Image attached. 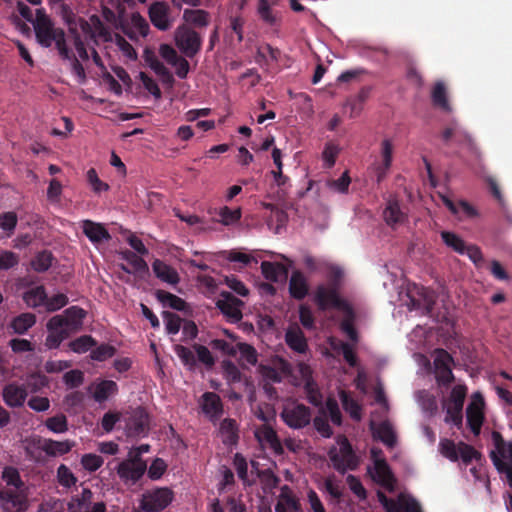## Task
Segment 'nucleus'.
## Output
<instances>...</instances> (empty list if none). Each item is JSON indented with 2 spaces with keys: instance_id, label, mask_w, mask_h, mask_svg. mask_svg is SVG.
I'll return each mask as SVG.
<instances>
[{
  "instance_id": "f257e3e1",
  "label": "nucleus",
  "mask_w": 512,
  "mask_h": 512,
  "mask_svg": "<svg viewBox=\"0 0 512 512\" xmlns=\"http://www.w3.org/2000/svg\"><path fill=\"white\" fill-rule=\"evenodd\" d=\"M37 42L45 48L51 47L53 43L62 40L65 35L64 30L56 28L51 19L42 9L36 10V18L33 22Z\"/></svg>"
},
{
  "instance_id": "f03ea898",
  "label": "nucleus",
  "mask_w": 512,
  "mask_h": 512,
  "mask_svg": "<svg viewBox=\"0 0 512 512\" xmlns=\"http://www.w3.org/2000/svg\"><path fill=\"white\" fill-rule=\"evenodd\" d=\"M194 351L183 345H175L174 351L184 366L189 370H194L197 365V360L205 365L207 368H212L215 364V358L210 350L201 344L193 345Z\"/></svg>"
},
{
  "instance_id": "7ed1b4c3",
  "label": "nucleus",
  "mask_w": 512,
  "mask_h": 512,
  "mask_svg": "<svg viewBox=\"0 0 512 512\" xmlns=\"http://www.w3.org/2000/svg\"><path fill=\"white\" fill-rule=\"evenodd\" d=\"M174 493L170 488L161 487L145 491L139 501L144 512H162L173 501Z\"/></svg>"
},
{
  "instance_id": "20e7f679",
  "label": "nucleus",
  "mask_w": 512,
  "mask_h": 512,
  "mask_svg": "<svg viewBox=\"0 0 512 512\" xmlns=\"http://www.w3.org/2000/svg\"><path fill=\"white\" fill-rule=\"evenodd\" d=\"M467 395V387L462 384L454 386L445 403V422L452 423L457 428L462 426L463 406Z\"/></svg>"
},
{
  "instance_id": "39448f33",
  "label": "nucleus",
  "mask_w": 512,
  "mask_h": 512,
  "mask_svg": "<svg viewBox=\"0 0 512 512\" xmlns=\"http://www.w3.org/2000/svg\"><path fill=\"white\" fill-rule=\"evenodd\" d=\"M177 48L188 58L196 56L202 47V37L187 25H180L174 35Z\"/></svg>"
},
{
  "instance_id": "423d86ee",
  "label": "nucleus",
  "mask_w": 512,
  "mask_h": 512,
  "mask_svg": "<svg viewBox=\"0 0 512 512\" xmlns=\"http://www.w3.org/2000/svg\"><path fill=\"white\" fill-rule=\"evenodd\" d=\"M86 311L79 306H71L64 311V315H55L49 319L51 328H65L69 334L78 332L83 326Z\"/></svg>"
},
{
  "instance_id": "0eeeda50",
  "label": "nucleus",
  "mask_w": 512,
  "mask_h": 512,
  "mask_svg": "<svg viewBox=\"0 0 512 512\" xmlns=\"http://www.w3.org/2000/svg\"><path fill=\"white\" fill-rule=\"evenodd\" d=\"M147 469L146 462L139 457V454L129 453V458L120 462L117 466V474L125 483L135 484L144 475Z\"/></svg>"
},
{
  "instance_id": "6e6552de",
  "label": "nucleus",
  "mask_w": 512,
  "mask_h": 512,
  "mask_svg": "<svg viewBox=\"0 0 512 512\" xmlns=\"http://www.w3.org/2000/svg\"><path fill=\"white\" fill-rule=\"evenodd\" d=\"M284 423L293 429H301L310 424L312 419L311 409L304 404L286 406L280 414Z\"/></svg>"
},
{
  "instance_id": "1a4fd4ad",
  "label": "nucleus",
  "mask_w": 512,
  "mask_h": 512,
  "mask_svg": "<svg viewBox=\"0 0 512 512\" xmlns=\"http://www.w3.org/2000/svg\"><path fill=\"white\" fill-rule=\"evenodd\" d=\"M454 363L453 357L442 348L434 352V367L436 380L439 385L449 386L454 380L451 365Z\"/></svg>"
},
{
  "instance_id": "9d476101",
  "label": "nucleus",
  "mask_w": 512,
  "mask_h": 512,
  "mask_svg": "<svg viewBox=\"0 0 512 512\" xmlns=\"http://www.w3.org/2000/svg\"><path fill=\"white\" fill-rule=\"evenodd\" d=\"M484 398L480 392L472 394L471 402L466 408L467 424L471 432L478 436L481 432V427L484 422Z\"/></svg>"
},
{
  "instance_id": "9b49d317",
  "label": "nucleus",
  "mask_w": 512,
  "mask_h": 512,
  "mask_svg": "<svg viewBox=\"0 0 512 512\" xmlns=\"http://www.w3.org/2000/svg\"><path fill=\"white\" fill-rule=\"evenodd\" d=\"M216 306L230 323H237L243 317L241 311L243 302L231 292L222 291Z\"/></svg>"
},
{
  "instance_id": "f8f14e48",
  "label": "nucleus",
  "mask_w": 512,
  "mask_h": 512,
  "mask_svg": "<svg viewBox=\"0 0 512 512\" xmlns=\"http://www.w3.org/2000/svg\"><path fill=\"white\" fill-rule=\"evenodd\" d=\"M200 407L204 415L216 424L224 413L223 402L215 392H205L200 399Z\"/></svg>"
},
{
  "instance_id": "ddd939ff",
  "label": "nucleus",
  "mask_w": 512,
  "mask_h": 512,
  "mask_svg": "<svg viewBox=\"0 0 512 512\" xmlns=\"http://www.w3.org/2000/svg\"><path fill=\"white\" fill-rule=\"evenodd\" d=\"M149 414L142 407L136 408L127 423L130 436H145L149 431Z\"/></svg>"
},
{
  "instance_id": "4468645a",
  "label": "nucleus",
  "mask_w": 512,
  "mask_h": 512,
  "mask_svg": "<svg viewBox=\"0 0 512 512\" xmlns=\"http://www.w3.org/2000/svg\"><path fill=\"white\" fill-rule=\"evenodd\" d=\"M28 396V391L24 385L9 383L4 386L2 397L4 403L10 408L22 407Z\"/></svg>"
},
{
  "instance_id": "2eb2a0df",
  "label": "nucleus",
  "mask_w": 512,
  "mask_h": 512,
  "mask_svg": "<svg viewBox=\"0 0 512 512\" xmlns=\"http://www.w3.org/2000/svg\"><path fill=\"white\" fill-rule=\"evenodd\" d=\"M315 301L321 310H326L329 306L334 308H344L345 306L335 288H326L323 285L317 287Z\"/></svg>"
},
{
  "instance_id": "dca6fc26",
  "label": "nucleus",
  "mask_w": 512,
  "mask_h": 512,
  "mask_svg": "<svg viewBox=\"0 0 512 512\" xmlns=\"http://www.w3.org/2000/svg\"><path fill=\"white\" fill-rule=\"evenodd\" d=\"M75 442L71 440L56 441L53 439H38L37 448L45 452L47 456L57 457L69 453Z\"/></svg>"
},
{
  "instance_id": "f3484780",
  "label": "nucleus",
  "mask_w": 512,
  "mask_h": 512,
  "mask_svg": "<svg viewBox=\"0 0 512 512\" xmlns=\"http://www.w3.org/2000/svg\"><path fill=\"white\" fill-rule=\"evenodd\" d=\"M373 480L389 491L394 490L396 478L385 459H376Z\"/></svg>"
},
{
  "instance_id": "a211bd4d",
  "label": "nucleus",
  "mask_w": 512,
  "mask_h": 512,
  "mask_svg": "<svg viewBox=\"0 0 512 512\" xmlns=\"http://www.w3.org/2000/svg\"><path fill=\"white\" fill-rule=\"evenodd\" d=\"M149 18L151 23L161 31H166L171 27L169 7L164 2H155L150 6Z\"/></svg>"
},
{
  "instance_id": "6ab92c4d",
  "label": "nucleus",
  "mask_w": 512,
  "mask_h": 512,
  "mask_svg": "<svg viewBox=\"0 0 512 512\" xmlns=\"http://www.w3.org/2000/svg\"><path fill=\"white\" fill-rule=\"evenodd\" d=\"M255 437L259 442H265L277 455L284 453L281 441L276 431L269 425L263 424L255 430Z\"/></svg>"
},
{
  "instance_id": "aec40b11",
  "label": "nucleus",
  "mask_w": 512,
  "mask_h": 512,
  "mask_svg": "<svg viewBox=\"0 0 512 512\" xmlns=\"http://www.w3.org/2000/svg\"><path fill=\"white\" fill-rule=\"evenodd\" d=\"M288 290L290 296L295 300H303L308 295V280L301 271L295 270L292 272Z\"/></svg>"
},
{
  "instance_id": "412c9836",
  "label": "nucleus",
  "mask_w": 512,
  "mask_h": 512,
  "mask_svg": "<svg viewBox=\"0 0 512 512\" xmlns=\"http://www.w3.org/2000/svg\"><path fill=\"white\" fill-rule=\"evenodd\" d=\"M285 342L293 351L303 354L308 349V344L303 331L298 326L289 327L285 333Z\"/></svg>"
},
{
  "instance_id": "4be33fe9",
  "label": "nucleus",
  "mask_w": 512,
  "mask_h": 512,
  "mask_svg": "<svg viewBox=\"0 0 512 512\" xmlns=\"http://www.w3.org/2000/svg\"><path fill=\"white\" fill-rule=\"evenodd\" d=\"M152 270L158 279L168 284L176 285L180 281V277L176 269L160 259H155L153 261Z\"/></svg>"
},
{
  "instance_id": "5701e85b",
  "label": "nucleus",
  "mask_w": 512,
  "mask_h": 512,
  "mask_svg": "<svg viewBox=\"0 0 512 512\" xmlns=\"http://www.w3.org/2000/svg\"><path fill=\"white\" fill-rule=\"evenodd\" d=\"M83 233L92 243L108 241L111 236L103 224L84 220L82 224Z\"/></svg>"
},
{
  "instance_id": "b1692460",
  "label": "nucleus",
  "mask_w": 512,
  "mask_h": 512,
  "mask_svg": "<svg viewBox=\"0 0 512 512\" xmlns=\"http://www.w3.org/2000/svg\"><path fill=\"white\" fill-rule=\"evenodd\" d=\"M261 272L265 279L271 282L283 281L288 277V268L278 262L263 261L261 263Z\"/></svg>"
},
{
  "instance_id": "393cba45",
  "label": "nucleus",
  "mask_w": 512,
  "mask_h": 512,
  "mask_svg": "<svg viewBox=\"0 0 512 512\" xmlns=\"http://www.w3.org/2000/svg\"><path fill=\"white\" fill-rule=\"evenodd\" d=\"M383 217L388 226L394 227L401 224L406 219L405 213L400 208V203L397 198L391 197L387 201V205L383 211Z\"/></svg>"
},
{
  "instance_id": "a878e982",
  "label": "nucleus",
  "mask_w": 512,
  "mask_h": 512,
  "mask_svg": "<svg viewBox=\"0 0 512 512\" xmlns=\"http://www.w3.org/2000/svg\"><path fill=\"white\" fill-rule=\"evenodd\" d=\"M144 58L149 67L161 78L163 83L172 84L174 79L171 72L157 58L154 52L145 50Z\"/></svg>"
},
{
  "instance_id": "bb28decb",
  "label": "nucleus",
  "mask_w": 512,
  "mask_h": 512,
  "mask_svg": "<svg viewBox=\"0 0 512 512\" xmlns=\"http://www.w3.org/2000/svg\"><path fill=\"white\" fill-rule=\"evenodd\" d=\"M92 386L90 387V389ZM93 398L96 402L102 403L110 396L118 392V385L113 380H101L93 385Z\"/></svg>"
},
{
  "instance_id": "cd10ccee",
  "label": "nucleus",
  "mask_w": 512,
  "mask_h": 512,
  "mask_svg": "<svg viewBox=\"0 0 512 512\" xmlns=\"http://www.w3.org/2000/svg\"><path fill=\"white\" fill-rule=\"evenodd\" d=\"M431 100L435 107L440 108L445 112L452 110L448 100L447 88L442 81H437L431 91Z\"/></svg>"
},
{
  "instance_id": "c85d7f7f",
  "label": "nucleus",
  "mask_w": 512,
  "mask_h": 512,
  "mask_svg": "<svg viewBox=\"0 0 512 512\" xmlns=\"http://www.w3.org/2000/svg\"><path fill=\"white\" fill-rule=\"evenodd\" d=\"M239 429L236 420L232 418H225L220 423V433L223 437L225 445H235L239 439Z\"/></svg>"
},
{
  "instance_id": "c756f323",
  "label": "nucleus",
  "mask_w": 512,
  "mask_h": 512,
  "mask_svg": "<svg viewBox=\"0 0 512 512\" xmlns=\"http://www.w3.org/2000/svg\"><path fill=\"white\" fill-rule=\"evenodd\" d=\"M492 439L496 449L494 452L504 463L512 465V442H505L501 433L498 431L492 432Z\"/></svg>"
},
{
  "instance_id": "7c9ffc66",
  "label": "nucleus",
  "mask_w": 512,
  "mask_h": 512,
  "mask_svg": "<svg viewBox=\"0 0 512 512\" xmlns=\"http://www.w3.org/2000/svg\"><path fill=\"white\" fill-rule=\"evenodd\" d=\"M46 300L47 293L43 285L31 288L23 294V301L31 308H37L40 306L45 307Z\"/></svg>"
},
{
  "instance_id": "2f4dec72",
  "label": "nucleus",
  "mask_w": 512,
  "mask_h": 512,
  "mask_svg": "<svg viewBox=\"0 0 512 512\" xmlns=\"http://www.w3.org/2000/svg\"><path fill=\"white\" fill-rule=\"evenodd\" d=\"M208 212L210 215L215 214L219 216L217 222L225 226L237 223L241 219L242 215L240 208L230 209L228 206H223L219 209L214 208L213 210L210 209Z\"/></svg>"
},
{
  "instance_id": "473e14b6",
  "label": "nucleus",
  "mask_w": 512,
  "mask_h": 512,
  "mask_svg": "<svg viewBox=\"0 0 512 512\" xmlns=\"http://www.w3.org/2000/svg\"><path fill=\"white\" fill-rule=\"evenodd\" d=\"M36 323V316L33 313L25 312L14 317L10 323V328L16 334H25Z\"/></svg>"
},
{
  "instance_id": "72a5a7b5",
  "label": "nucleus",
  "mask_w": 512,
  "mask_h": 512,
  "mask_svg": "<svg viewBox=\"0 0 512 512\" xmlns=\"http://www.w3.org/2000/svg\"><path fill=\"white\" fill-rule=\"evenodd\" d=\"M183 19L186 23L197 28H203L209 25V13L202 9H186L183 12Z\"/></svg>"
},
{
  "instance_id": "f704fd0d",
  "label": "nucleus",
  "mask_w": 512,
  "mask_h": 512,
  "mask_svg": "<svg viewBox=\"0 0 512 512\" xmlns=\"http://www.w3.org/2000/svg\"><path fill=\"white\" fill-rule=\"evenodd\" d=\"M373 434L375 438L379 439L390 448H393L396 445V434L392 425L388 421H383L378 424Z\"/></svg>"
},
{
  "instance_id": "c9c22d12",
  "label": "nucleus",
  "mask_w": 512,
  "mask_h": 512,
  "mask_svg": "<svg viewBox=\"0 0 512 512\" xmlns=\"http://www.w3.org/2000/svg\"><path fill=\"white\" fill-rule=\"evenodd\" d=\"M46 327L49 333L45 339V346L48 349L58 348L60 344L70 336L68 329H65L63 327L51 328L49 326V321L47 322Z\"/></svg>"
},
{
  "instance_id": "e433bc0d",
  "label": "nucleus",
  "mask_w": 512,
  "mask_h": 512,
  "mask_svg": "<svg viewBox=\"0 0 512 512\" xmlns=\"http://www.w3.org/2000/svg\"><path fill=\"white\" fill-rule=\"evenodd\" d=\"M156 297L165 307H169L177 311H184L186 309L187 303L185 300L170 292L157 290Z\"/></svg>"
},
{
  "instance_id": "4c0bfd02",
  "label": "nucleus",
  "mask_w": 512,
  "mask_h": 512,
  "mask_svg": "<svg viewBox=\"0 0 512 512\" xmlns=\"http://www.w3.org/2000/svg\"><path fill=\"white\" fill-rule=\"evenodd\" d=\"M339 397L343 406V409L349 413L350 417L355 421L361 420V406L359 403L350 396L345 390H341Z\"/></svg>"
},
{
  "instance_id": "58836bf2",
  "label": "nucleus",
  "mask_w": 512,
  "mask_h": 512,
  "mask_svg": "<svg viewBox=\"0 0 512 512\" xmlns=\"http://www.w3.org/2000/svg\"><path fill=\"white\" fill-rule=\"evenodd\" d=\"M44 425L49 431L56 434H61L68 431V420L67 417L62 413L47 418L44 422Z\"/></svg>"
},
{
  "instance_id": "ea45409f",
  "label": "nucleus",
  "mask_w": 512,
  "mask_h": 512,
  "mask_svg": "<svg viewBox=\"0 0 512 512\" xmlns=\"http://www.w3.org/2000/svg\"><path fill=\"white\" fill-rule=\"evenodd\" d=\"M122 257L128 262L131 267V271H135L140 274L148 272L149 268L146 261L135 252L126 250L122 253Z\"/></svg>"
},
{
  "instance_id": "a19ab883",
  "label": "nucleus",
  "mask_w": 512,
  "mask_h": 512,
  "mask_svg": "<svg viewBox=\"0 0 512 512\" xmlns=\"http://www.w3.org/2000/svg\"><path fill=\"white\" fill-rule=\"evenodd\" d=\"M52 261V253L50 251L43 250L37 253V255L32 259L31 266L33 270H35L36 272L42 273L47 271L51 267Z\"/></svg>"
},
{
  "instance_id": "79ce46f5",
  "label": "nucleus",
  "mask_w": 512,
  "mask_h": 512,
  "mask_svg": "<svg viewBox=\"0 0 512 512\" xmlns=\"http://www.w3.org/2000/svg\"><path fill=\"white\" fill-rule=\"evenodd\" d=\"M275 512H303L302 505L297 496L278 499Z\"/></svg>"
},
{
  "instance_id": "37998d69",
  "label": "nucleus",
  "mask_w": 512,
  "mask_h": 512,
  "mask_svg": "<svg viewBox=\"0 0 512 512\" xmlns=\"http://www.w3.org/2000/svg\"><path fill=\"white\" fill-rule=\"evenodd\" d=\"M97 341L90 335H83L69 343L70 349L78 354H82L96 346Z\"/></svg>"
},
{
  "instance_id": "c03bdc74",
  "label": "nucleus",
  "mask_w": 512,
  "mask_h": 512,
  "mask_svg": "<svg viewBox=\"0 0 512 512\" xmlns=\"http://www.w3.org/2000/svg\"><path fill=\"white\" fill-rule=\"evenodd\" d=\"M458 454L465 465H469L474 459L478 460L481 458V453L465 442H459Z\"/></svg>"
},
{
  "instance_id": "a18cd8bd",
  "label": "nucleus",
  "mask_w": 512,
  "mask_h": 512,
  "mask_svg": "<svg viewBox=\"0 0 512 512\" xmlns=\"http://www.w3.org/2000/svg\"><path fill=\"white\" fill-rule=\"evenodd\" d=\"M441 238L443 240V242L451 247L454 251L460 253V254H464L465 253V250H466V244L465 242L458 236L456 235L455 233L453 232H448V231H443L441 233Z\"/></svg>"
},
{
  "instance_id": "49530a36",
  "label": "nucleus",
  "mask_w": 512,
  "mask_h": 512,
  "mask_svg": "<svg viewBox=\"0 0 512 512\" xmlns=\"http://www.w3.org/2000/svg\"><path fill=\"white\" fill-rule=\"evenodd\" d=\"M2 479L7 485L13 486L16 489H21L24 486L18 469L12 466H7L3 469Z\"/></svg>"
},
{
  "instance_id": "de8ad7c7",
  "label": "nucleus",
  "mask_w": 512,
  "mask_h": 512,
  "mask_svg": "<svg viewBox=\"0 0 512 512\" xmlns=\"http://www.w3.org/2000/svg\"><path fill=\"white\" fill-rule=\"evenodd\" d=\"M93 493L90 489L84 488L80 497L75 499V503L69 505V512H81L90 507Z\"/></svg>"
},
{
  "instance_id": "09e8293b",
  "label": "nucleus",
  "mask_w": 512,
  "mask_h": 512,
  "mask_svg": "<svg viewBox=\"0 0 512 512\" xmlns=\"http://www.w3.org/2000/svg\"><path fill=\"white\" fill-rule=\"evenodd\" d=\"M440 453L452 462H456L459 459L458 445L450 439H441L439 443Z\"/></svg>"
},
{
  "instance_id": "8fccbe9b",
  "label": "nucleus",
  "mask_w": 512,
  "mask_h": 512,
  "mask_svg": "<svg viewBox=\"0 0 512 512\" xmlns=\"http://www.w3.org/2000/svg\"><path fill=\"white\" fill-rule=\"evenodd\" d=\"M304 392L308 401L314 406H320L322 404L323 396L319 390L317 383L313 380L304 383Z\"/></svg>"
},
{
  "instance_id": "3c124183",
  "label": "nucleus",
  "mask_w": 512,
  "mask_h": 512,
  "mask_svg": "<svg viewBox=\"0 0 512 512\" xmlns=\"http://www.w3.org/2000/svg\"><path fill=\"white\" fill-rule=\"evenodd\" d=\"M163 319L168 334L175 335L179 332L182 325V319L180 318L179 315L173 312L164 311Z\"/></svg>"
},
{
  "instance_id": "603ef678",
  "label": "nucleus",
  "mask_w": 512,
  "mask_h": 512,
  "mask_svg": "<svg viewBox=\"0 0 512 512\" xmlns=\"http://www.w3.org/2000/svg\"><path fill=\"white\" fill-rule=\"evenodd\" d=\"M340 328L350 340H358V333L354 327V314L351 309H348L345 318L341 321Z\"/></svg>"
},
{
  "instance_id": "864d4df0",
  "label": "nucleus",
  "mask_w": 512,
  "mask_h": 512,
  "mask_svg": "<svg viewBox=\"0 0 512 512\" xmlns=\"http://www.w3.org/2000/svg\"><path fill=\"white\" fill-rule=\"evenodd\" d=\"M17 215L13 211L4 212L0 214V228L10 236L17 226Z\"/></svg>"
},
{
  "instance_id": "5fc2aeb1",
  "label": "nucleus",
  "mask_w": 512,
  "mask_h": 512,
  "mask_svg": "<svg viewBox=\"0 0 512 512\" xmlns=\"http://www.w3.org/2000/svg\"><path fill=\"white\" fill-rule=\"evenodd\" d=\"M68 302V297L63 293H58L51 297L47 296L45 309L47 312H55L65 307L68 304Z\"/></svg>"
},
{
  "instance_id": "6e6d98bb",
  "label": "nucleus",
  "mask_w": 512,
  "mask_h": 512,
  "mask_svg": "<svg viewBox=\"0 0 512 512\" xmlns=\"http://www.w3.org/2000/svg\"><path fill=\"white\" fill-rule=\"evenodd\" d=\"M57 479L61 486L70 488L75 485L77 478L71 472V470L64 464H61L57 469Z\"/></svg>"
},
{
  "instance_id": "4d7b16f0",
  "label": "nucleus",
  "mask_w": 512,
  "mask_h": 512,
  "mask_svg": "<svg viewBox=\"0 0 512 512\" xmlns=\"http://www.w3.org/2000/svg\"><path fill=\"white\" fill-rule=\"evenodd\" d=\"M116 353V348L110 344H101L91 351V358L93 360L102 362L111 357H113Z\"/></svg>"
},
{
  "instance_id": "13d9d810",
  "label": "nucleus",
  "mask_w": 512,
  "mask_h": 512,
  "mask_svg": "<svg viewBox=\"0 0 512 512\" xmlns=\"http://www.w3.org/2000/svg\"><path fill=\"white\" fill-rule=\"evenodd\" d=\"M103 458L99 455L88 453L81 458L83 468L89 472H95L103 465Z\"/></svg>"
},
{
  "instance_id": "bf43d9fd",
  "label": "nucleus",
  "mask_w": 512,
  "mask_h": 512,
  "mask_svg": "<svg viewBox=\"0 0 512 512\" xmlns=\"http://www.w3.org/2000/svg\"><path fill=\"white\" fill-rule=\"evenodd\" d=\"M490 458L499 473L505 474L508 484L512 487V465L504 463L495 452L490 453Z\"/></svg>"
},
{
  "instance_id": "052dcab7",
  "label": "nucleus",
  "mask_w": 512,
  "mask_h": 512,
  "mask_svg": "<svg viewBox=\"0 0 512 512\" xmlns=\"http://www.w3.org/2000/svg\"><path fill=\"white\" fill-rule=\"evenodd\" d=\"M64 383L69 388H78L84 382V373L80 370H70L63 376Z\"/></svg>"
},
{
  "instance_id": "680f3d73",
  "label": "nucleus",
  "mask_w": 512,
  "mask_h": 512,
  "mask_svg": "<svg viewBox=\"0 0 512 512\" xmlns=\"http://www.w3.org/2000/svg\"><path fill=\"white\" fill-rule=\"evenodd\" d=\"M19 263V256L12 251H1L0 252V270H8Z\"/></svg>"
},
{
  "instance_id": "e2e57ef3",
  "label": "nucleus",
  "mask_w": 512,
  "mask_h": 512,
  "mask_svg": "<svg viewBox=\"0 0 512 512\" xmlns=\"http://www.w3.org/2000/svg\"><path fill=\"white\" fill-rule=\"evenodd\" d=\"M0 501L3 505L11 503L13 507H21L25 503V498L15 491L7 490L0 492Z\"/></svg>"
},
{
  "instance_id": "0e129e2a",
  "label": "nucleus",
  "mask_w": 512,
  "mask_h": 512,
  "mask_svg": "<svg viewBox=\"0 0 512 512\" xmlns=\"http://www.w3.org/2000/svg\"><path fill=\"white\" fill-rule=\"evenodd\" d=\"M326 409L329 413L330 420L333 424L340 426L342 424V414L339 405L334 398H328L326 401Z\"/></svg>"
},
{
  "instance_id": "69168bd1",
  "label": "nucleus",
  "mask_w": 512,
  "mask_h": 512,
  "mask_svg": "<svg viewBox=\"0 0 512 512\" xmlns=\"http://www.w3.org/2000/svg\"><path fill=\"white\" fill-rule=\"evenodd\" d=\"M9 346L14 353H24L34 351V345L31 341L23 338H13L9 341Z\"/></svg>"
},
{
  "instance_id": "338daca9",
  "label": "nucleus",
  "mask_w": 512,
  "mask_h": 512,
  "mask_svg": "<svg viewBox=\"0 0 512 512\" xmlns=\"http://www.w3.org/2000/svg\"><path fill=\"white\" fill-rule=\"evenodd\" d=\"M140 80L144 86V88L151 93L156 99H160L162 96V92L158 86V84L145 72H140Z\"/></svg>"
},
{
  "instance_id": "774afa93",
  "label": "nucleus",
  "mask_w": 512,
  "mask_h": 512,
  "mask_svg": "<svg viewBox=\"0 0 512 512\" xmlns=\"http://www.w3.org/2000/svg\"><path fill=\"white\" fill-rule=\"evenodd\" d=\"M167 465L161 458H156L148 469V477L152 480H158L165 473Z\"/></svg>"
}]
</instances>
